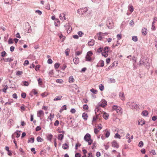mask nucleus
<instances>
[{"label":"nucleus","mask_w":157,"mask_h":157,"mask_svg":"<svg viewBox=\"0 0 157 157\" xmlns=\"http://www.w3.org/2000/svg\"><path fill=\"white\" fill-rule=\"evenodd\" d=\"M107 104V102L104 99H102L98 103V105L96 106V108L95 110V111L96 112L97 111V112L100 111L101 112V110L100 107L104 108L105 107Z\"/></svg>","instance_id":"nucleus-1"},{"label":"nucleus","mask_w":157,"mask_h":157,"mask_svg":"<svg viewBox=\"0 0 157 157\" xmlns=\"http://www.w3.org/2000/svg\"><path fill=\"white\" fill-rule=\"evenodd\" d=\"M84 140L87 142L88 145H90L92 143L93 140L91 139V136L89 133H86L84 136Z\"/></svg>","instance_id":"nucleus-2"},{"label":"nucleus","mask_w":157,"mask_h":157,"mask_svg":"<svg viewBox=\"0 0 157 157\" xmlns=\"http://www.w3.org/2000/svg\"><path fill=\"white\" fill-rule=\"evenodd\" d=\"M113 110H115L118 114L120 115L122 114V111L121 107L114 105L113 106Z\"/></svg>","instance_id":"nucleus-3"},{"label":"nucleus","mask_w":157,"mask_h":157,"mask_svg":"<svg viewBox=\"0 0 157 157\" xmlns=\"http://www.w3.org/2000/svg\"><path fill=\"white\" fill-rule=\"evenodd\" d=\"M97 111H96V112L95 111L96 115L95 116H94L93 117L92 121L93 123H95L97 121H100L101 120V116H100V113L97 115Z\"/></svg>","instance_id":"nucleus-4"},{"label":"nucleus","mask_w":157,"mask_h":157,"mask_svg":"<svg viewBox=\"0 0 157 157\" xmlns=\"http://www.w3.org/2000/svg\"><path fill=\"white\" fill-rule=\"evenodd\" d=\"M109 51V49L108 47H105L103 50V52H102V56L106 57L108 56V53Z\"/></svg>","instance_id":"nucleus-5"},{"label":"nucleus","mask_w":157,"mask_h":157,"mask_svg":"<svg viewBox=\"0 0 157 157\" xmlns=\"http://www.w3.org/2000/svg\"><path fill=\"white\" fill-rule=\"evenodd\" d=\"M92 55L93 53L92 51H90L88 52L86 57V60L88 61H91L92 60L91 56H92Z\"/></svg>","instance_id":"nucleus-6"},{"label":"nucleus","mask_w":157,"mask_h":157,"mask_svg":"<svg viewBox=\"0 0 157 157\" xmlns=\"http://www.w3.org/2000/svg\"><path fill=\"white\" fill-rule=\"evenodd\" d=\"M87 10V8L86 7L84 8L78 9V10L77 12L78 13L80 14H84L86 13Z\"/></svg>","instance_id":"nucleus-7"},{"label":"nucleus","mask_w":157,"mask_h":157,"mask_svg":"<svg viewBox=\"0 0 157 157\" xmlns=\"http://www.w3.org/2000/svg\"><path fill=\"white\" fill-rule=\"evenodd\" d=\"M103 34L101 32H99L95 36V38H97L98 40H101L102 37V36Z\"/></svg>","instance_id":"nucleus-8"},{"label":"nucleus","mask_w":157,"mask_h":157,"mask_svg":"<svg viewBox=\"0 0 157 157\" xmlns=\"http://www.w3.org/2000/svg\"><path fill=\"white\" fill-rule=\"evenodd\" d=\"M101 113H103V117L105 120H107L109 117V114L104 111L101 112Z\"/></svg>","instance_id":"nucleus-9"},{"label":"nucleus","mask_w":157,"mask_h":157,"mask_svg":"<svg viewBox=\"0 0 157 157\" xmlns=\"http://www.w3.org/2000/svg\"><path fill=\"white\" fill-rule=\"evenodd\" d=\"M112 146L116 148H118L119 147V145L117 143V141L115 140H113L112 143Z\"/></svg>","instance_id":"nucleus-10"},{"label":"nucleus","mask_w":157,"mask_h":157,"mask_svg":"<svg viewBox=\"0 0 157 157\" xmlns=\"http://www.w3.org/2000/svg\"><path fill=\"white\" fill-rule=\"evenodd\" d=\"M145 124V121L144 119H139L138 121V124L141 126Z\"/></svg>","instance_id":"nucleus-11"},{"label":"nucleus","mask_w":157,"mask_h":157,"mask_svg":"<svg viewBox=\"0 0 157 157\" xmlns=\"http://www.w3.org/2000/svg\"><path fill=\"white\" fill-rule=\"evenodd\" d=\"M44 113L42 110H40L38 111L37 113V116L40 117L44 116Z\"/></svg>","instance_id":"nucleus-12"},{"label":"nucleus","mask_w":157,"mask_h":157,"mask_svg":"<svg viewBox=\"0 0 157 157\" xmlns=\"http://www.w3.org/2000/svg\"><path fill=\"white\" fill-rule=\"evenodd\" d=\"M104 62L102 60H100L98 62L97 66L99 67H103L104 66Z\"/></svg>","instance_id":"nucleus-13"},{"label":"nucleus","mask_w":157,"mask_h":157,"mask_svg":"<svg viewBox=\"0 0 157 157\" xmlns=\"http://www.w3.org/2000/svg\"><path fill=\"white\" fill-rule=\"evenodd\" d=\"M82 117L83 118L85 121H86L88 117V116L86 113H84L82 114Z\"/></svg>","instance_id":"nucleus-14"},{"label":"nucleus","mask_w":157,"mask_h":157,"mask_svg":"<svg viewBox=\"0 0 157 157\" xmlns=\"http://www.w3.org/2000/svg\"><path fill=\"white\" fill-rule=\"evenodd\" d=\"M95 41L94 40H91L88 42V44L89 46H92L94 44Z\"/></svg>","instance_id":"nucleus-15"},{"label":"nucleus","mask_w":157,"mask_h":157,"mask_svg":"<svg viewBox=\"0 0 157 157\" xmlns=\"http://www.w3.org/2000/svg\"><path fill=\"white\" fill-rule=\"evenodd\" d=\"M63 96L61 95H59L57 96L56 98L53 99L54 101H60L62 99Z\"/></svg>","instance_id":"nucleus-16"},{"label":"nucleus","mask_w":157,"mask_h":157,"mask_svg":"<svg viewBox=\"0 0 157 157\" xmlns=\"http://www.w3.org/2000/svg\"><path fill=\"white\" fill-rule=\"evenodd\" d=\"M59 18L61 20L63 21L66 20L65 14L63 13H61L60 14Z\"/></svg>","instance_id":"nucleus-17"},{"label":"nucleus","mask_w":157,"mask_h":157,"mask_svg":"<svg viewBox=\"0 0 157 157\" xmlns=\"http://www.w3.org/2000/svg\"><path fill=\"white\" fill-rule=\"evenodd\" d=\"M119 96L121 100H125V98L124 96V94L123 92H121L120 93Z\"/></svg>","instance_id":"nucleus-18"},{"label":"nucleus","mask_w":157,"mask_h":157,"mask_svg":"<svg viewBox=\"0 0 157 157\" xmlns=\"http://www.w3.org/2000/svg\"><path fill=\"white\" fill-rule=\"evenodd\" d=\"M115 65V64L114 63H113L111 64L109 67L106 68L105 70L108 71L110 70L111 69H112L113 68Z\"/></svg>","instance_id":"nucleus-19"},{"label":"nucleus","mask_w":157,"mask_h":157,"mask_svg":"<svg viewBox=\"0 0 157 157\" xmlns=\"http://www.w3.org/2000/svg\"><path fill=\"white\" fill-rule=\"evenodd\" d=\"M75 81V79L72 76H71L69 78L68 82L70 83H72Z\"/></svg>","instance_id":"nucleus-20"},{"label":"nucleus","mask_w":157,"mask_h":157,"mask_svg":"<svg viewBox=\"0 0 157 157\" xmlns=\"http://www.w3.org/2000/svg\"><path fill=\"white\" fill-rule=\"evenodd\" d=\"M147 29L146 28H143L142 30V33L143 35H146L147 33Z\"/></svg>","instance_id":"nucleus-21"},{"label":"nucleus","mask_w":157,"mask_h":157,"mask_svg":"<svg viewBox=\"0 0 157 157\" xmlns=\"http://www.w3.org/2000/svg\"><path fill=\"white\" fill-rule=\"evenodd\" d=\"M130 107L132 108L136 109L138 107V105L137 104H136L135 103H132L131 104Z\"/></svg>","instance_id":"nucleus-22"},{"label":"nucleus","mask_w":157,"mask_h":157,"mask_svg":"<svg viewBox=\"0 0 157 157\" xmlns=\"http://www.w3.org/2000/svg\"><path fill=\"white\" fill-rule=\"evenodd\" d=\"M64 137V136L62 134H59L58 136V139L60 140H62Z\"/></svg>","instance_id":"nucleus-23"},{"label":"nucleus","mask_w":157,"mask_h":157,"mask_svg":"<svg viewBox=\"0 0 157 157\" xmlns=\"http://www.w3.org/2000/svg\"><path fill=\"white\" fill-rule=\"evenodd\" d=\"M3 59L5 62H11L13 60V59L11 58H3Z\"/></svg>","instance_id":"nucleus-24"},{"label":"nucleus","mask_w":157,"mask_h":157,"mask_svg":"<svg viewBox=\"0 0 157 157\" xmlns=\"http://www.w3.org/2000/svg\"><path fill=\"white\" fill-rule=\"evenodd\" d=\"M105 137L106 138L108 137L110 135V132L107 130H105Z\"/></svg>","instance_id":"nucleus-25"},{"label":"nucleus","mask_w":157,"mask_h":157,"mask_svg":"<svg viewBox=\"0 0 157 157\" xmlns=\"http://www.w3.org/2000/svg\"><path fill=\"white\" fill-rule=\"evenodd\" d=\"M128 9V10L130 12V13H131L134 10L133 7L132 5H129Z\"/></svg>","instance_id":"nucleus-26"},{"label":"nucleus","mask_w":157,"mask_h":157,"mask_svg":"<svg viewBox=\"0 0 157 157\" xmlns=\"http://www.w3.org/2000/svg\"><path fill=\"white\" fill-rule=\"evenodd\" d=\"M69 145L67 144H63L62 146V147L63 149H67L69 148Z\"/></svg>","instance_id":"nucleus-27"},{"label":"nucleus","mask_w":157,"mask_h":157,"mask_svg":"<svg viewBox=\"0 0 157 157\" xmlns=\"http://www.w3.org/2000/svg\"><path fill=\"white\" fill-rule=\"evenodd\" d=\"M53 137V136L51 134L48 135L47 136L48 140L49 141H51Z\"/></svg>","instance_id":"nucleus-28"},{"label":"nucleus","mask_w":157,"mask_h":157,"mask_svg":"<svg viewBox=\"0 0 157 157\" xmlns=\"http://www.w3.org/2000/svg\"><path fill=\"white\" fill-rule=\"evenodd\" d=\"M67 109L66 106V105H64L61 108V109L59 110V112L61 113L64 110H66Z\"/></svg>","instance_id":"nucleus-29"},{"label":"nucleus","mask_w":157,"mask_h":157,"mask_svg":"<svg viewBox=\"0 0 157 157\" xmlns=\"http://www.w3.org/2000/svg\"><path fill=\"white\" fill-rule=\"evenodd\" d=\"M73 61L75 64H77L78 63L79 60L78 58L76 57L75 59H73Z\"/></svg>","instance_id":"nucleus-30"},{"label":"nucleus","mask_w":157,"mask_h":157,"mask_svg":"<svg viewBox=\"0 0 157 157\" xmlns=\"http://www.w3.org/2000/svg\"><path fill=\"white\" fill-rule=\"evenodd\" d=\"M126 138L127 139H128V143H130L131 141V140L130 139V134L129 133L127 134L126 136Z\"/></svg>","instance_id":"nucleus-31"},{"label":"nucleus","mask_w":157,"mask_h":157,"mask_svg":"<svg viewBox=\"0 0 157 157\" xmlns=\"http://www.w3.org/2000/svg\"><path fill=\"white\" fill-rule=\"evenodd\" d=\"M55 25L56 26H58L60 25L59 21L58 19L56 20V22L55 23Z\"/></svg>","instance_id":"nucleus-32"},{"label":"nucleus","mask_w":157,"mask_h":157,"mask_svg":"<svg viewBox=\"0 0 157 157\" xmlns=\"http://www.w3.org/2000/svg\"><path fill=\"white\" fill-rule=\"evenodd\" d=\"M142 113L143 116H147L148 114V112H147V111L146 110H144V111H143L142 112Z\"/></svg>","instance_id":"nucleus-33"},{"label":"nucleus","mask_w":157,"mask_h":157,"mask_svg":"<svg viewBox=\"0 0 157 157\" xmlns=\"http://www.w3.org/2000/svg\"><path fill=\"white\" fill-rule=\"evenodd\" d=\"M34 139L33 137L30 138L28 140V143H33L34 142Z\"/></svg>","instance_id":"nucleus-34"},{"label":"nucleus","mask_w":157,"mask_h":157,"mask_svg":"<svg viewBox=\"0 0 157 157\" xmlns=\"http://www.w3.org/2000/svg\"><path fill=\"white\" fill-rule=\"evenodd\" d=\"M48 94H49L48 93H47L46 92H44V93L41 94V95L43 97H46Z\"/></svg>","instance_id":"nucleus-35"},{"label":"nucleus","mask_w":157,"mask_h":157,"mask_svg":"<svg viewBox=\"0 0 157 157\" xmlns=\"http://www.w3.org/2000/svg\"><path fill=\"white\" fill-rule=\"evenodd\" d=\"M49 75L51 77H52L54 75V72L53 70L50 71L48 73Z\"/></svg>","instance_id":"nucleus-36"},{"label":"nucleus","mask_w":157,"mask_h":157,"mask_svg":"<svg viewBox=\"0 0 157 157\" xmlns=\"http://www.w3.org/2000/svg\"><path fill=\"white\" fill-rule=\"evenodd\" d=\"M132 40L136 42L138 40V38L136 36H132Z\"/></svg>","instance_id":"nucleus-37"},{"label":"nucleus","mask_w":157,"mask_h":157,"mask_svg":"<svg viewBox=\"0 0 157 157\" xmlns=\"http://www.w3.org/2000/svg\"><path fill=\"white\" fill-rule=\"evenodd\" d=\"M81 146V144L79 143H77L76 144L75 148V149L77 150L78 147H80Z\"/></svg>","instance_id":"nucleus-38"},{"label":"nucleus","mask_w":157,"mask_h":157,"mask_svg":"<svg viewBox=\"0 0 157 157\" xmlns=\"http://www.w3.org/2000/svg\"><path fill=\"white\" fill-rule=\"evenodd\" d=\"M56 82L57 83H58L60 84L62 83L63 82V80L61 79H57L56 80Z\"/></svg>","instance_id":"nucleus-39"},{"label":"nucleus","mask_w":157,"mask_h":157,"mask_svg":"<svg viewBox=\"0 0 157 157\" xmlns=\"http://www.w3.org/2000/svg\"><path fill=\"white\" fill-rule=\"evenodd\" d=\"M70 52V49H67L65 51V53L66 56H68L69 55V53Z\"/></svg>","instance_id":"nucleus-40"},{"label":"nucleus","mask_w":157,"mask_h":157,"mask_svg":"<svg viewBox=\"0 0 157 157\" xmlns=\"http://www.w3.org/2000/svg\"><path fill=\"white\" fill-rule=\"evenodd\" d=\"M37 140L38 142H42L43 141V139H42L40 137L38 136L37 138Z\"/></svg>","instance_id":"nucleus-41"},{"label":"nucleus","mask_w":157,"mask_h":157,"mask_svg":"<svg viewBox=\"0 0 157 157\" xmlns=\"http://www.w3.org/2000/svg\"><path fill=\"white\" fill-rule=\"evenodd\" d=\"M83 108L84 109L87 110L88 109V106L87 105L85 104L83 106Z\"/></svg>","instance_id":"nucleus-42"},{"label":"nucleus","mask_w":157,"mask_h":157,"mask_svg":"<svg viewBox=\"0 0 157 157\" xmlns=\"http://www.w3.org/2000/svg\"><path fill=\"white\" fill-rule=\"evenodd\" d=\"M96 147V143L94 142L93 143L92 146V149H94Z\"/></svg>","instance_id":"nucleus-43"},{"label":"nucleus","mask_w":157,"mask_h":157,"mask_svg":"<svg viewBox=\"0 0 157 157\" xmlns=\"http://www.w3.org/2000/svg\"><path fill=\"white\" fill-rule=\"evenodd\" d=\"M90 91L94 94H96L97 93V91L93 88L91 89L90 90Z\"/></svg>","instance_id":"nucleus-44"},{"label":"nucleus","mask_w":157,"mask_h":157,"mask_svg":"<svg viewBox=\"0 0 157 157\" xmlns=\"http://www.w3.org/2000/svg\"><path fill=\"white\" fill-rule=\"evenodd\" d=\"M15 134H16L17 135L16 137L17 138L19 137L20 136V132L17 131L15 133Z\"/></svg>","instance_id":"nucleus-45"},{"label":"nucleus","mask_w":157,"mask_h":157,"mask_svg":"<svg viewBox=\"0 0 157 157\" xmlns=\"http://www.w3.org/2000/svg\"><path fill=\"white\" fill-rule=\"evenodd\" d=\"M59 63H56L54 65L55 68L57 69H58L59 66Z\"/></svg>","instance_id":"nucleus-46"},{"label":"nucleus","mask_w":157,"mask_h":157,"mask_svg":"<svg viewBox=\"0 0 157 157\" xmlns=\"http://www.w3.org/2000/svg\"><path fill=\"white\" fill-rule=\"evenodd\" d=\"M31 93L34 95H36L37 94V92L35 89H33Z\"/></svg>","instance_id":"nucleus-47"},{"label":"nucleus","mask_w":157,"mask_h":157,"mask_svg":"<svg viewBox=\"0 0 157 157\" xmlns=\"http://www.w3.org/2000/svg\"><path fill=\"white\" fill-rule=\"evenodd\" d=\"M104 48H102L101 47H100V48H98L97 50V52L100 53L101 52H103L102 51L103 50Z\"/></svg>","instance_id":"nucleus-48"},{"label":"nucleus","mask_w":157,"mask_h":157,"mask_svg":"<svg viewBox=\"0 0 157 157\" xmlns=\"http://www.w3.org/2000/svg\"><path fill=\"white\" fill-rule=\"evenodd\" d=\"M24 85L25 86H28L29 85V83L27 81H24L23 82Z\"/></svg>","instance_id":"nucleus-49"},{"label":"nucleus","mask_w":157,"mask_h":157,"mask_svg":"<svg viewBox=\"0 0 157 157\" xmlns=\"http://www.w3.org/2000/svg\"><path fill=\"white\" fill-rule=\"evenodd\" d=\"M117 40H119L121 38L122 35L121 34H117Z\"/></svg>","instance_id":"nucleus-50"},{"label":"nucleus","mask_w":157,"mask_h":157,"mask_svg":"<svg viewBox=\"0 0 157 157\" xmlns=\"http://www.w3.org/2000/svg\"><path fill=\"white\" fill-rule=\"evenodd\" d=\"M78 34L80 37H81L84 33L81 31H79L78 32Z\"/></svg>","instance_id":"nucleus-51"},{"label":"nucleus","mask_w":157,"mask_h":157,"mask_svg":"<svg viewBox=\"0 0 157 157\" xmlns=\"http://www.w3.org/2000/svg\"><path fill=\"white\" fill-rule=\"evenodd\" d=\"M99 89L101 91L103 90L104 89V86L102 84H101L99 86Z\"/></svg>","instance_id":"nucleus-52"},{"label":"nucleus","mask_w":157,"mask_h":157,"mask_svg":"<svg viewBox=\"0 0 157 157\" xmlns=\"http://www.w3.org/2000/svg\"><path fill=\"white\" fill-rule=\"evenodd\" d=\"M6 53L5 51H3L1 53V56L2 57H4L6 55Z\"/></svg>","instance_id":"nucleus-53"},{"label":"nucleus","mask_w":157,"mask_h":157,"mask_svg":"<svg viewBox=\"0 0 157 157\" xmlns=\"http://www.w3.org/2000/svg\"><path fill=\"white\" fill-rule=\"evenodd\" d=\"M143 142L140 141L139 143L138 146L140 147H142L143 145Z\"/></svg>","instance_id":"nucleus-54"},{"label":"nucleus","mask_w":157,"mask_h":157,"mask_svg":"<svg viewBox=\"0 0 157 157\" xmlns=\"http://www.w3.org/2000/svg\"><path fill=\"white\" fill-rule=\"evenodd\" d=\"M151 29L153 30H155V26L154 23H152Z\"/></svg>","instance_id":"nucleus-55"},{"label":"nucleus","mask_w":157,"mask_h":157,"mask_svg":"<svg viewBox=\"0 0 157 157\" xmlns=\"http://www.w3.org/2000/svg\"><path fill=\"white\" fill-rule=\"evenodd\" d=\"M59 121L58 120H56L54 123V125L56 126H58L59 125Z\"/></svg>","instance_id":"nucleus-56"},{"label":"nucleus","mask_w":157,"mask_h":157,"mask_svg":"<svg viewBox=\"0 0 157 157\" xmlns=\"http://www.w3.org/2000/svg\"><path fill=\"white\" fill-rule=\"evenodd\" d=\"M23 72L22 71H18L16 73V75H21L22 74Z\"/></svg>","instance_id":"nucleus-57"},{"label":"nucleus","mask_w":157,"mask_h":157,"mask_svg":"<svg viewBox=\"0 0 157 157\" xmlns=\"http://www.w3.org/2000/svg\"><path fill=\"white\" fill-rule=\"evenodd\" d=\"M38 81L39 84L40 85H42V80L41 79H40V78H39L38 80Z\"/></svg>","instance_id":"nucleus-58"},{"label":"nucleus","mask_w":157,"mask_h":157,"mask_svg":"<svg viewBox=\"0 0 157 157\" xmlns=\"http://www.w3.org/2000/svg\"><path fill=\"white\" fill-rule=\"evenodd\" d=\"M8 88V87L7 86H5L3 89V92L4 93H6V90Z\"/></svg>","instance_id":"nucleus-59"},{"label":"nucleus","mask_w":157,"mask_h":157,"mask_svg":"<svg viewBox=\"0 0 157 157\" xmlns=\"http://www.w3.org/2000/svg\"><path fill=\"white\" fill-rule=\"evenodd\" d=\"M119 44L120 43L118 42V41H117V44H116L115 45L113 44V45L112 47L113 48H115L116 46H118L119 45Z\"/></svg>","instance_id":"nucleus-60"},{"label":"nucleus","mask_w":157,"mask_h":157,"mask_svg":"<svg viewBox=\"0 0 157 157\" xmlns=\"http://www.w3.org/2000/svg\"><path fill=\"white\" fill-rule=\"evenodd\" d=\"M29 64V62L28 60H26L25 61L24 63V65L25 66L28 65Z\"/></svg>","instance_id":"nucleus-61"},{"label":"nucleus","mask_w":157,"mask_h":157,"mask_svg":"<svg viewBox=\"0 0 157 157\" xmlns=\"http://www.w3.org/2000/svg\"><path fill=\"white\" fill-rule=\"evenodd\" d=\"M76 111L75 109H71L70 110V112L72 113H75Z\"/></svg>","instance_id":"nucleus-62"},{"label":"nucleus","mask_w":157,"mask_h":157,"mask_svg":"<svg viewBox=\"0 0 157 157\" xmlns=\"http://www.w3.org/2000/svg\"><path fill=\"white\" fill-rule=\"evenodd\" d=\"M21 96L22 98H25L26 96V94L25 93H23L21 94Z\"/></svg>","instance_id":"nucleus-63"},{"label":"nucleus","mask_w":157,"mask_h":157,"mask_svg":"<svg viewBox=\"0 0 157 157\" xmlns=\"http://www.w3.org/2000/svg\"><path fill=\"white\" fill-rule=\"evenodd\" d=\"M8 43L9 44H12L13 43V40L11 38H10L8 41Z\"/></svg>","instance_id":"nucleus-64"}]
</instances>
